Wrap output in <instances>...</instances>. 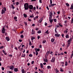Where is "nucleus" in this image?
Instances as JSON below:
<instances>
[{"instance_id": "27", "label": "nucleus", "mask_w": 73, "mask_h": 73, "mask_svg": "<svg viewBox=\"0 0 73 73\" xmlns=\"http://www.w3.org/2000/svg\"><path fill=\"white\" fill-rule=\"evenodd\" d=\"M64 33H66H66H68V31L66 30V31H64Z\"/></svg>"}, {"instance_id": "40", "label": "nucleus", "mask_w": 73, "mask_h": 73, "mask_svg": "<svg viewBox=\"0 0 73 73\" xmlns=\"http://www.w3.org/2000/svg\"><path fill=\"white\" fill-rule=\"evenodd\" d=\"M5 31H3V30H2V33H5Z\"/></svg>"}, {"instance_id": "22", "label": "nucleus", "mask_w": 73, "mask_h": 73, "mask_svg": "<svg viewBox=\"0 0 73 73\" xmlns=\"http://www.w3.org/2000/svg\"><path fill=\"white\" fill-rule=\"evenodd\" d=\"M51 7H53L54 5H56V4H52V3L51 4Z\"/></svg>"}, {"instance_id": "61", "label": "nucleus", "mask_w": 73, "mask_h": 73, "mask_svg": "<svg viewBox=\"0 0 73 73\" xmlns=\"http://www.w3.org/2000/svg\"><path fill=\"white\" fill-rule=\"evenodd\" d=\"M32 27H34V26H35V24H33V25H32Z\"/></svg>"}, {"instance_id": "49", "label": "nucleus", "mask_w": 73, "mask_h": 73, "mask_svg": "<svg viewBox=\"0 0 73 73\" xmlns=\"http://www.w3.org/2000/svg\"><path fill=\"white\" fill-rule=\"evenodd\" d=\"M29 57H32V56H33L32 55V54H30L29 55Z\"/></svg>"}, {"instance_id": "11", "label": "nucleus", "mask_w": 73, "mask_h": 73, "mask_svg": "<svg viewBox=\"0 0 73 73\" xmlns=\"http://www.w3.org/2000/svg\"><path fill=\"white\" fill-rule=\"evenodd\" d=\"M49 21L50 22V23L51 24H52V22H53V19H49Z\"/></svg>"}, {"instance_id": "33", "label": "nucleus", "mask_w": 73, "mask_h": 73, "mask_svg": "<svg viewBox=\"0 0 73 73\" xmlns=\"http://www.w3.org/2000/svg\"><path fill=\"white\" fill-rule=\"evenodd\" d=\"M68 65V62H66L65 64V66H67Z\"/></svg>"}, {"instance_id": "57", "label": "nucleus", "mask_w": 73, "mask_h": 73, "mask_svg": "<svg viewBox=\"0 0 73 73\" xmlns=\"http://www.w3.org/2000/svg\"><path fill=\"white\" fill-rule=\"evenodd\" d=\"M69 45H70V44H68L67 46V48H68V47H69Z\"/></svg>"}, {"instance_id": "53", "label": "nucleus", "mask_w": 73, "mask_h": 73, "mask_svg": "<svg viewBox=\"0 0 73 73\" xmlns=\"http://www.w3.org/2000/svg\"><path fill=\"white\" fill-rule=\"evenodd\" d=\"M47 23L46 22H45L44 23V25L45 26H46L47 25Z\"/></svg>"}, {"instance_id": "25", "label": "nucleus", "mask_w": 73, "mask_h": 73, "mask_svg": "<svg viewBox=\"0 0 73 73\" xmlns=\"http://www.w3.org/2000/svg\"><path fill=\"white\" fill-rule=\"evenodd\" d=\"M32 10H33V11H35V10H36V7H34L33 8Z\"/></svg>"}, {"instance_id": "13", "label": "nucleus", "mask_w": 73, "mask_h": 73, "mask_svg": "<svg viewBox=\"0 0 73 73\" xmlns=\"http://www.w3.org/2000/svg\"><path fill=\"white\" fill-rule=\"evenodd\" d=\"M70 9H72V10H73V5H71V7L70 8Z\"/></svg>"}, {"instance_id": "34", "label": "nucleus", "mask_w": 73, "mask_h": 73, "mask_svg": "<svg viewBox=\"0 0 73 73\" xmlns=\"http://www.w3.org/2000/svg\"><path fill=\"white\" fill-rule=\"evenodd\" d=\"M37 33H41V31L40 30L39 31L37 32Z\"/></svg>"}, {"instance_id": "47", "label": "nucleus", "mask_w": 73, "mask_h": 73, "mask_svg": "<svg viewBox=\"0 0 73 73\" xmlns=\"http://www.w3.org/2000/svg\"><path fill=\"white\" fill-rule=\"evenodd\" d=\"M28 21H31V19H29V18L28 19Z\"/></svg>"}, {"instance_id": "55", "label": "nucleus", "mask_w": 73, "mask_h": 73, "mask_svg": "<svg viewBox=\"0 0 73 73\" xmlns=\"http://www.w3.org/2000/svg\"><path fill=\"white\" fill-rule=\"evenodd\" d=\"M21 45L20 46H19L18 48L19 49H20V47H21Z\"/></svg>"}, {"instance_id": "10", "label": "nucleus", "mask_w": 73, "mask_h": 73, "mask_svg": "<svg viewBox=\"0 0 73 73\" xmlns=\"http://www.w3.org/2000/svg\"><path fill=\"white\" fill-rule=\"evenodd\" d=\"M43 20L42 18H40L39 20V23H41V22H42V21Z\"/></svg>"}, {"instance_id": "6", "label": "nucleus", "mask_w": 73, "mask_h": 73, "mask_svg": "<svg viewBox=\"0 0 73 73\" xmlns=\"http://www.w3.org/2000/svg\"><path fill=\"white\" fill-rule=\"evenodd\" d=\"M35 33V31H34V30L33 29L32 30L31 35H34Z\"/></svg>"}, {"instance_id": "32", "label": "nucleus", "mask_w": 73, "mask_h": 73, "mask_svg": "<svg viewBox=\"0 0 73 73\" xmlns=\"http://www.w3.org/2000/svg\"><path fill=\"white\" fill-rule=\"evenodd\" d=\"M60 72H64V70H62V68H60Z\"/></svg>"}, {"instance_id": "26", "label": "nucleus", "mask_w": 73, "mask_h": 73, "mask_svg": "<svg viewBox=\"0 0 73 73\" xmlns=\"http://www.w3.org/2000/svg\"><path fill=\"white\" fill-rule=\"evenodd\" d=\"M66 4L67 7H69V4L68 3H66Z\"/></svg>"}, {"instance_id": "17", "label": "nucleus", "mask_w": 73, "mask_h": 73, "mask_svg": "<svg viewBox=\"0 0 73 73\" xmlns=\"http://www.w3.org/2000/svg\"><path fill=\"white\" fill-rule=\"evenodd\" d=\"M44 62H48V59H44Z\"/></svg>"}, {"instance_id": "29", "label": "nucleus", "mask_w": 73, "mask_h": 73, "mask_svg": "<svg viewBox=\"0 0 73 73\" xmlns=\"http://www.w3.org/2000/svg\"><path fill=\"white\" fill-rule=\"evenodd\" d=\"M47 69H50L51 68V67L50 66H48L47 67Z\"/></svg>"}, {"instance_id": "59", "label": "nucleus", "mask_w": 73, "mask_h": 73, "mask_svg": "<svg viewBox=\"0 0 73 73\" xmlns=\"http://www.w3.org/2000/svg\"><path fill=\"white\" fill-rule=\"evenodd\" d=\"M19 42H22V40H21V39H19Z\"/></svg>"}, {"instance_id": "43", "label": "nucleus", "mask_w": 73, "mask_h": 73, "mask_svg": "<svg viewBox=\"0 0 73 73\" xmlns=\"http://www.w3.org/2000/svg\"><path fill=\"white\" fill-rule=\"evenodd\" d=\"M54 21L55 22H56L57 21V19H54Z\"/></svg>"}, {"instance_id": "18", "label": "nucleus", "mask_w": 73, "mask_h": 73, "mask_svg": "<svg viewBox=\"0 0 73 73\" xmlns=\"http://www.w3.org/2000/svg\"><path fill=\"white\" fill-rule=\"evenodd\" d=\"M49 30H47L45 32V33H47V34H49V33L48 32Z\"/></svg>"}, {"instance_id": "7", "label": "nucleus", "mask_w": 73, "mask_h": 73, "mask_svg": "<svg viewBox=\"0 0 73 73\" xmlns=\"http://www.w3.org/2000/svg\"><path fill=\"white\" fill-rule=\"evenodd\" d=\"M50 51H48L46 52V56H48V55H49V53H50Z\"/></svg>"}, {"instance_id": "44", "label": "nucleus", "mask_w": 73, "mask_h": 73, "mask_svg": "<svg viewBox=\"0 0 73 73\" xmlns=\"http://www.w3.org/2000/svg\"><path fill=\"white\" fill-rule=\"evenodd\" d=\"M21 38H23L24 37V35H21Z\"/></svg>"}, {"instance_id": "8", "label": "nucleus", "mask_w": 73, "mask_h": 73, "mask_svg": "<svg viewBox=\"0 0 73 73\" xmlns=\"http://www.w3.org/2000/svg\"><path fill=\"white\" fill-rule=\"evenodd\" d=\"M60 34H56L55 35V37H60Z\"/></svg>"}, {"instance_id": "36", "label": "nucleus", "mask_w": 73, "mask_h": 73, "mask_svg": "<svg viewBox=\"0 0 73 73\" xmlns=\"http://www.w3.org/2000/svg\"><path fill=\"white\" fill-rule=\"evenodd\" d=\"M66 37L67 38H69V35H66Z\"/></svg>"}, {"instance_id": "63", "label": "nucleus", "mask_w": 73, "mask_h": 73, "mask_svg": "<svg viewBox=\"0 0 73 73\" xmlns=\"http://www.w3.org/2000/svg\"><path fill=\"white\" fill-rule=\"evenodd\" d=\"M40 72H41L42 73H44V71H43V70H41Z\"/></svg>"}, {"instance_id": "21", "label": "nucleus", "mask_w": 73, "mask_h": 73, "mask_svg": "<svg viewBox=\"0 0 73 73\" xmlns=\"http://www.w3.org/2000/svg\"><path fill=\"white\" fill-rule=\"evenodd\" d=\"M2 52H3V53L4 54H5V55H7V54L6 53H5V52L4 51V50H2Z\"/></svg>"}, {"instance_id": "58", "label": "nucleus", "mask_w": 73, "mask_h": 73, "mask_svg": "<svg viewBox=\"0 0 73 73\" xmlns=\"http://www.w3.org/2000/svg\"><path fill=\"white\" fill-rule=\"evenodd\" d=\"M32 64H34V61H32L31 62Z\"/></svg>"}, {"instance_id": "50", "label": "nucleus", "mask_w": 73, "mask_h": 73, "mask_svg": "<svg viewBox=\"0 0 73 73\" xmlns=\"http://www.w3.org/2000/svg\"><path fill=\"white\" fill-rule=\"evenodd\" d=\"M50 4H52V0H50Z\"/></svg>"}, {"instance_id": "56", "label": "nucleus", "mask_w": 73, "mask_h": 73, "mask_svg": "<svg viewBox=\"0 0 73 73\" xmlns=\"http://www.w3.org/2000/svg\"><path fill=\"white\" fill-rule=\"evenodd\" d=\"M42 0H39V3H42Z\"/></svg>"}, {"instance_id": "39", "label": "nucleus", "mask_w": 73, "mask_h": 73, "mask_svg": "<svg viewBox=\"0 0 73 73\" xmlns=\"http://www.w3.org/2000/svg\"><path fill=\"white\" fill-rule=\"evenodd\" d=\"M42 42L43 43H45V42H46V40H43Z\"/></svg>"}, {"instance_id": "24", "label": "nucleus", "mask_w": 73, "mask_h": 73, "mask_svg": "<svg viewBox=\"0 0 73 73\" xmlns=\"http://www.w3.org/2000/svg\"><path fill=\"white\" fill-rule=\"evenodd\" d=\"M34 39H35V37H33L31 38V40H34Z\"/></svg>"}, {"instance_id": "23", "label": "nucleus", "mask_w": 73, "mask_h": 73, "mask_svg": "<svg viewBox=\"0 0 73 73\" xmlns=\"http://www.w3.org/2000/svg\"><path fill=\"white\" fill-rule=\"evenodd\" d=\"M25 71V70L24 69H22L21 70V72L22 73H25V72H24Z\"/></svg>"}, {"instance_id": "31", "label": "nucleus", "mask_w": 73, "mask_h": 73, "mask_svg": "<svg viewBox=\"0 0 73 73\" xmlns=\"http://www.w3.org/2000/svg\"><path fill=\"white\" fill-rule=\"evenodd\" d=\"M49 17V20H51V19H52V15H50V17Z\"/></svg>"}, {"instance_id": "46", "label": "nucleus", "mask_w": 73, "mask_h": 73, "mask_svg": "<svg viewBox=\"0 0 73 73\" xmlns=\"http://www.w3.org/2000/svg\"><path fill=\"white\" fill-rule=\"evenodd\" d=\"M36 51L37 52H39V51H40V49L39 48H37L36 50Z\"/></svg>"}, {"instance_id": "42", "label": "nucleus", "mask_w": 73, "mask_h": 73, "mask_svg": "<svg viewBox=\"0 0 73 73\" xmlns=\"http://www.w3.org/2000/svg\"><path fill=\"white\" fill-rule=\"evenodd\" d=\"M2 48H4V46H2L0 47V49H1Z\"/></svg>"}, {"instance_id": "4", "label": "nucleus", "mask_w": 73, "mask_h": 73, "mask_svg": "<svg viewBox=\"0 0 73 73\" xmlns=\"http://www.w3.org/2000/svg\"><path fill=\"white\" fill-rule=\"evenodd\" d=\"M14 71L15 72H18V71H19V70H18V68H15L14 69Z\"/></svg>"}, {"instance_id": "52", "label": "nucleus", "mask_w": 73, "mask_h": 73, "mask_svg": "<svg viewBox=\"0 0 73 73\" xmlns=\"http://www.w3.org/2000/svg\"><path fill=\"white\" fill-rule=\"evenodd\" d=\"M29 45H32V43L31 42H29Z\"/></svg>"}, {"instance_id": "45", "label": "nucleus", "mask_w": 73, "mask_h": 73, "mask_svg": "<svg viewBox=\"0 0 73 73\" xmlns=\"http://www.w3.org/2000/svg\"><path fill=\"white\" fill-rule=\"evenodd\" d=\"M16 4L17 5H19V2H17Z\"/></svg>"}, {"instance_id": "20", "label": "nucleus", "mask_w": 73, "mask_h": 73, "mask_svg": "<svg viewBox=\"0 0 73 73\" xmlns=\"http://www.w3.org/2000/svg\"><path fill=\"white\" fill-rule=\"evenodd\" d=\"M23 16H24V17H25L26 18V17H27V15L25 14H23Z\"/></svg>"}, {"instance_id": "5", "label": "nucleus", "mask_w": 73, "mask_h": 73, "mask_svg": "<svg viewBox=\"0 0 73 73\" xmlns=\"http://www.w3.org/2000/svg\"><path fill=\"white\" fill-rule=\"evenodd\" d=\"M5 39L6 40H7V41H9V40H10L8 36H7L6 37Z\"/></svg>"}, {"instance_id": "9", "label": "nucleus", "mask_w": 73, "mask_h": 73, "mask_svg": "<svg viewBox=\"0 0 73 73\" xmlns=\"http://www.w3.org/2000/svg\"><path fill=\"white\" fill-rule=\"evenodd\" d=\"M14 68V66L13 65L11 66H10V69H13V68Z\"/></svg>"}, {"instance_id": "16", "label": "nucleus", "mask_w": 73, "mask_h": 73, "mask_svg": "<svg viewBox=\"0 0 73 73\" xmlns=\"http://www.w3.org/2000/svg\"><path fill=\"white\" fill-rule=\"evenodd\" d=\"M55 72L56 73H58V72H59V71L58 70V69H57V68H56Z\"/></svg>"}, {"instance_id": "41", "label": "nucleus", "mask_w": 73, "mask_h": 73, "mask_svg": "<svg viewBox=\"0 0 73 73\" xmlns=\"http://www.w3.org/2000/svg\"><path fill=\"white\" fill-rule=\"evenodd\" d=\"M3 9H4L5 11H7V9H6V8L5 7H4L3 8Z\"/></svg>"}, {"instance_id": "37", "label": "nucleus", "mask_w": 73, "mask_h": 73, "mask_svg": "<svg viewBox=\"0 0 73 73\" xmlns=\"http://www.w3.org/2000/svg\"><path fill=\"white\" fill-rule=\"evenodd\" d=\"M34 17V16H33V14H32L31 16H30V17H31V18H32V17Z\"/></svg>"}, {"instance_id": "14", "label": "nucleus", "mask_w": 73, "mask_h": 73, "mask_svg": "<svg viewBox=\"0 0 73 73\" xmlns=\"http://www.w3.org/2000/svg\"><path fill=\"white\" fill-rule=\"evenodd\" d=\"M40 66L41 68H43V64L42 63H40Z\"/></svg>"}, {"instance_id": "60", "label": "nucleus", "mask_w": 73, "mask_h": 73, "mask_svg": "<svg viewBox=\"0 0 73 73\" xmlns=\"http://www.w3.org/2000/svg\"><path fill=\"white\" fill-rule=\"evenodd\" d=\"M2 70H4V68L3 67H2Z\"/></svg>"}, {"instance_id": "51", "label": "nucleus", "mask_w": 73, "mask_h": 73, "mask_svg": "<svg viewBox=\"0 0 73 73\" xmlns=\"http://www.w3.org/2000/svg\"><path fill=\"white\" fill-rule=\"evenodd\" d=\"M2 31H5V28H4V27L3 28V29L2 30Z\"/></svg>"}, {"instance_id": "12", "label": "nucleus", "mask_w": 73, "mask_h": 73, "mask_svg": "<svg viewBox=\"0 0 73 73\" xmlns=\"http://www.w3.org/2000/svg\"><path fill=\"white\" fill-rule=\"evenodd\" d=\"M1 14H4L5 12V11L4 10V9H2L1 11Z\"/></svg>"}, {"instance_id": "1", "label": "nucleus", "mask_w": 73, "mask_h": 73, "mask_svg": "<svg viewBox=\"0 0 73 73\" xmlns=\"http://www.w3.org/2000/svg\"><path fill=\"white\" fill-rule=\"evenodd\" d=\"M24 8L25 10H28L29 8V9L31 10L33 9V5H29V4L27 3H25L24 5Z\"/></svg>"}, {"instance_id": "2", "label": "nucleus", "mask_w": 73, "mask_h": 73, "mask_svg": "<svg viewBox=\"0 0 73 73\" xmlns=\"http://www.w3.org/2000/svg\"><path fill=\"white\" fill-rule=\"evenodd\" d=\"M72 38L71 37L70 38V39H69L67 41L68 42V44H70L71 43V42L70 41H72Z\"/></svg>"}, {"instance_id": "54", "label": "nucleus", "mask_w": 73, "mask_h": 73, "mask_svg": "<svg viewBox=\"0 0 73 73\" xmlns=\"http://www.w3.org/2000/svg\"><path fill=\"white\" fill-rule=\"evenodd\" d=\"M37 38H38V39H39V38H40V36H37Z\"/></svg>"}, {"instance_id": "48", "label": "nucleus", "mask_w": 73, "mask_h": 73, "mask_svg": "<svg viewBox=\"0 0 73 73\" xmlns=\"http://www.w3.org/2000/svg\"><path fill=\"white\" fill-rule=\"evenodd\" d=\"M24 23L26 25H27V23L25 22H24Z\"/></svg>"}, {"instance_id": "3", "label": "nucleus", "mask_w": 73, "mask_h": 73, "mask_svg": "<svg viewBox=\"0 0 73 73\" xmlns=\"http://www.w3.org/2000/svg\"><path fill=\"white\" fill-rule=\"evenodd\" d=\"M55 61V58H54V57L52 58V60H51V62H54Z\"/></svg>"}, {"instance_id": "64", "label": "nucleus", "mask_w": 73, "mask_h": 73, "mask_svg": "<svg viewBox=\"0 0 73 73\" xmlns=\"http://www.w3.org/2000/svg\"><path fill=\"white\" fill-rule=\"evenodd\" d=\"M60 64H64V62H60Z\"/></svg>"}, {"instance_id": "62", "label": "nucleus", "mask_w": 73, "mask_h": 73, "mask_svg": "<svg viewBox=\"0 0 73 73\" xmlns=\"http://www.w3.org/2000/svg\"><path fill=\"white\" fill-rule=\"evenodd\" d=\"M62 37H64V35L63 34H62Z\"/></svg>"}, {"instance_id": "30", "label": "nucleus", "mask_w": 73, "mask_h": 73, "mask_svg": "<svg viewBox=\"0 0 73 73\" xmlns=\"http://www.w3.org/2000/svg\"><path fill=\"white\" fill-rule=\"evenodd\" d=\"M21 56L22 57H25V54H23Z\"/></svg>"}, {"instance_id": "28", "label": "nucleus", "mask_w": 73, "mask_h": 73, "mask_svg": "<svg viewBox=\"0 0 73 73\" xmlns=\"http://www.w3.org/2000/svg\"><path fill=\"white\" fill-rule=\"evenodd\" d=\"M11 6L12 7V8L13 9H15V7H14V5H13V4H11Z\"/></svg>"}, {"instance_id": "15", "label": "nucleus", "mask_w": 73, "mask_h": 73, "mask_svg": "<svg viewBox=\"0 0 73 73\" xmlns=\"http://www.w3.org/2000/svg\"><path fill=\"white\" fill-rule=\"evenodd\" d=\"M37 48H36V56H37V55H38V52L37 51V50H36V49Z\"/></svg>"}, {"instance_id": "38", "label": "nucleus", "mask_w": 73, "mask_h": 73, "mask_svg": "<svg viewBox=\"0 0 73 73\" xmlns=\"http://www.w3.org/2000/svg\"><path fill=\"white\" fill-rule=\"evenodd\" d=\"M17 19V18L16 17H15L14 18V20H16Z\"/></svg>"}, {"instance_id": "35", "label": "nucleus", "mask_w": 73, "mask_h": 73, "mask_svg": "<svg viewBox=\"0 0 73 73\" xmlns=\"http://www.w3.org/2000/svg\"><path fill=\"white\" fill-rule=\"evenodd\" d=\"M53 15V13L52 12H50V16H52V15Z\"/></svg>"}, {"instance_id": "19", "label": "nucleus", "mask_w": 73, "mask_h": 73, "mask_svg": "<svg viewBox=\"0 0 73 73\" xmlns=\"http://www.w3.org/2000/svg\"><path fill=\"white\" fill-rule=\"evenodd\" d=\"M51 41L52 42H53L54 41V39L52 38L51 39Z\"/></svg>"}]
</instances>
